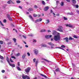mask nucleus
Here are the masks:
<instances>
[{"label": "nucleus", "instance_id": "f257e3e1", "mask_svg": "<svg viewBox=\"0 0 79 79\" xmlns=\"http://www.w3.org/2000/svg\"><path fill=\"white\" fill-rule=\"evenodd\" d=\"M53 39L55 41H58V40H60V33H58L57 35L54 36Z\"/></svg>", "mask_w": 79, "mask_h": 79}, {"label": "nucleus", "instance_id": "f03ea898", "mask_svg": "<svg viewBox=\"0 0 79 79\" xmlns=\"http://www.w3.org/2000/svg\"><path fill=\"white\" fill-rule=\"evenodd\" d=\"M59 28H58L56 29V31H60V32H63V27L61 26H58Z\"/></svg>", "mask_w": 79, "mask_h": 79}, {"label": "nucleus", "instance_id": "7ed1b4c3", "mask_svg": "<svg viewBox=\"0 0 79 79\" xmlns=\"http://www.w3.org/2000/svg\"><path fill=\"white\" fill-rule=\"evenodd\" d=\"M22 78L23 79H30V78L29 77V76L27 75H25L24 74L22 75Z\"/></svg>", "mask_w": 79, "mask_h": 79}, {"label": "nucleus", "instance_id": "20e7f679", "mask_svg": "<svg viewBox=\"0 0 79 79\" xmlns=\"http://www.w3.org/2000/svg\"><path fill=\"white\" fill-rule=\"evenodd\" d=\"M30 70H31V68L28 67V68L26 69L25 70V71L27 73H29V71H30Z\"/></svg>", "mask_w": 79, "mask_h": 79}, {"label": "nucleus", "instance_id": "39448f33", "mask_svg": "<svg viewBox=\"0 0 79 79\" xmlns=\"http://www.w3.org/2000/svg\"><path fill=\"white\" fill-rule=\"evenodd\" d=\"M58 34H60V33L57 32L56 31H52V34L54 35H58Z\"/></svg>", "mask_w": 79, "mask_h": 79}, {"label": "nucleus", "instance_id": "423d86ee", "mask_svg": "<svg viewBox=\"0 0 79 79\" xmlns=\"http://www.w3.org/2000/svg\"><path fill=\"white\" fill-rule=\"evenodd\" d=\"M34 53L36 55H37L38 53H39V51L37 49H35L34 50Z\"/></svg>", "mask_w": 79, "mask_h": 79}, {"label": "nucleus", "instance_id": "0eeeda50", "mask_svg": "<svg viewBox=\"0 0 79 79\" xmlns=\"http://www.w3.org/2000/svg\"><path fill=\"white\" fill-rule=\"evenodd\" d=\"M42 19L41 18H40L39 19H37L36 20H35V23H37V22H40L42 21Z\"/></svg>", "mask_w": 79, "mask_h": 79}, {"label": "nucleus", "instance_id": "6e6552de", "mask_svg": "<svg viewBox=\"0 0 79 79\" xmlns=\"http://www.w3.org/2000/svg\"><path fill=\"white\" fill-rule=\"evenodd\" d=\"M65 25L66 26H68L69 27H73V25H72L70 24H65Z\"/></svg>", "mask_w": 79, "mask_h": 79}, {"label": "nucleus", "instance_id": "1a4fd4ad", "mask_svg": "<svg viewBox=\"0 0 79 79\" xmlns=\"http://www.w3.org/2000/svg\"><path fill=\"white\" fill-rule=\"evenodd\" d=\"M48 9H49V7L48 6H47L45 7L44 8V11H47V10H48Z\"/></svg>", "mask_w": 79, "mask_h": 79}, {"label": "nucleus", "instance_id": "9d476101", "mask_svg": "<svg viewBox=\"0 0 79 79\" xmlns=\"http://www.w3.org/2000/svg\"><path fill=\"white\" fill-rule=\"evenodd\" d=\"M48 44L51 46H54V45H55L54 44H53L52 42H48Z\"/></svg>", "mask_w": 79, "mask_h": 79}, {"label": "nucleus", "instance_id": "9b49d317", "mask_svg": "<svg viewBox=\"0 0 79 79\" xmlns=\"http://www.w3.org/2000/svg\"><path fill=\"white\" fill-rule=\"evenodd\" d=\"M33 16L34 17H40V15H37L36 14H33Z\"/></svg>", "mask_w": 79, "mask_h": 79}, {"label": "nucleus", "instance_id": "f8f14e48", "mask_svg": "<svg viewBox=\"0 0 79 79\" xmlns=\"http://www.w3.org/2000/svg\"><path fill=\"white\" fill-rule=\"evenodd\" d=\"M9 65L11 66L12 67H15V64H10V63H9Z\"/></svg>", "mask_w": 79, "mask_h": 79}, {"label": "nucleus", "instance_id": "ddd939ff", "mask_svg": "<svg viewBox=\"0 0 79 79\" xmlns=\"http://www.w3.org/2000/svg\"><path fill=\"white\" fill-rule=\"evenodd\" d=\"M72 5L74 6H75L77 8H79V6L77 5H76L75 4H73Z\"/></svg>", "mask_w": 79, "mask_h": 79}, {"label": "nucleus", "instance_id": "4468645a", "mask_svg": "<svg viewBox=\"0 0 79 79\" xmlns=\"http://www.w3.org/2000/svg\"><path fill=\"white\" fill-rule=\"evenodd\" d=\"M72 3L73 4H76V0H72Z\"/></svg>", "mask_w": 79, "mask_h": 79}, {"label": "nucleus", "instance_id": "2eb2a0df", "mask_svg": "<svg viewBox=\"0 0 79 79\" xmlns=\"http://www.w3.org/2000/svg\"><path fill=\"white\" fill-rule=\"evenodd\" d=\"M64 40H65L67 42H68V37H66L64 38Z\"/></svg>", "mask_w": 79, "mask_h": 79}, {"label": "nucleus", "instance_id": "dca6fc26", "mask_svg": "<svg viewBox=\"0 0 79 79\" xmlns=\"http://www.w3.org/2000/svg\"><path fill=\"white\" fill-rule=\"evenodd\" d=\"M13 1L11 0H10V1H8L7 2V3L8 4H10V3H13Z\"/></svg>", "mask_w": 79, "mask_h": 79}, {"label": "nucleus", "instance_id": "f3484780", "mask_svg": "<svg viewBox=\"0 0 79 79\" xmlns=\"http://www.w3.org/2000/svg\"><path fill=\"white\" fill-rule=\"evenodd\" d=\"M40 75V76H42V77H44L45 78H47V76H45V75L44 74H41Z\"/></svg>", "mask_w": 79, "mask_h": 79}, {"label": "nucleus", "instance_id": "a211bd4d", "mask_svg": "<svg viewBox=\"0 0 79 79\" xmlns=\"http://www.w3.org/2000/svg\"><path fill=\"white\" fill-rule=\"evenodd\" d=\"M46 31H47V30L45 29H43L41 30V32H46Z\"/></svg>", "mask_w": 79, "mask_h": 79}, {"label": "nucleus", "instance_id": "6ab92c4d", "mask_svg": "<svg viewBox=\"0 0 79 79\" xmlns=\"http://www.w3.org/2000/svg\"><path fill=\"white\" fill-rule=\"evenodd\" d=\"M6 58V60L8 63H10V60H9V58H8V57L7 56Z\"/></svg>", "mask_w": 79, "mask_h": 79}, {"label": "nucleus", "instance_id": "aec40b11", "mask_svg": "<svg viewBox=\"0 0 79 79\" xmlns=\"http://www.w3.org/2000/svg\"><path fill=\"white\" fill-rule=\"evenodd\" d=\"M60 5L61 6H63L64 5V2H60Z\"/></svg>", "mask_w": 79, "mask_h": 79}, {"label": "nucleus", "instance_id": "412c9836", "mask_svg": "<svg viewBox=\"0 0 79 79\" xmlns=\"http://www.w3.org/2000/svg\"><path fill=\"white\" fill-rule=\"evenodd\" d=\"M45 37L47 39H48L49 38H50L49 37V35H46L45 36Z\"/></svg>", "mask_w": 79, "mask_h": 79}, {"label": "nucleus", "instance_id": "4be33fe9", "mask_svg": "<svg viewBox=\"0 0 79 79\" xmlns=\"http://www.w3.org/2000/svg\"><path fill=\"white\" fill-rule=\"evenodd\" d=\"M46 24H48V23H50V20L49 19H47L46 20Z\"/></svg>", "mask_w": 79, "mask_h": 79}, {"label": "nucleus", "instance_id": "5701e85b", "mask_svg": "<svg viewBox=\"0 0 79 79\" xmlns=\"http://www.w3.org/2000/svg\"><path fill=\"white\" fill-rule=\"evenodd\" d=\"M17 69L18 70H19V71H21V69L19 67H17Z\"/></svg>", "mask_w": 79, "mask_h": 79}, {"label": "nucleus", "instance_id": "b1692460", "mask_svg": "<svg viewBox=\"0 0 79 79\" xmlns=\"http://www.w3.org/2000/svg\"><path fill=\"white\" fill-rule=\"evenodd\" d=\"M0 58L2 60H3V59H4V57L0 55Z\"/></svg>", "mask_w": 79, "mask_h": 79}, {"label": "nucleus", "instance_id": "393cba45", "mask_svg": "<svg viewBox=\"0 0 79 79\" xmlns=\"http://www.w3.org/2000/svg\"><path fill=\"white\" fill-rule=\"evenodd\" d=\"M26 57V55H23L22 56V58L23 59H24L25 58V57Z\"/></svg>", "mask_w": 79, "mask_h": 79}, {"label": "nucleus", "instance_id": "a878e982", "mask_svg": "<svg viewBox=\"0 0 79 79\" xmlns=\"http://www.w3.org/2000/svg\"><path fill=\"white\" fill-rule=\"evenodd\" d=\"M38 63V61L36 60L35 62V66H37V64Z\"/></svg>", "mask_w": 79, "mask_h": 79}, {"label": "nucleus", "instance_id": "bb28decb", "mask_svg": "<svg viewBox=\"0 0 79 79\" xmlns=\"http://www.w3.org/2000/svg\"><path fill=\"white\" fill-rule=\"evenodd\" d=\"M55 71H56V72H58V71H60V70L58 68H57L55 70Z\"/></svg>", "mask_w": 79, "mask_h": 79}, {"label": "nucleus", "instance_id": "cd10ccee", "mask_svg": "<svg viewBox=\"0 0 79 79\" xmlns=\"http://www.w3.org/2000/svg\"><path fill=\"white\" fill-rule=\"evenodd\" d=\"M16 2L17 3H20L21 2V1H20L19 0L16 1Z\"/></svg>", "mask_w": 79, "mask_h": 79}, {"label": "nucleus", "instance_id": "c85d7f7f", "mask_svg": "<svg viewBox=\"0 0 79 79\" xmlns=\"http://www.w3.org/2000/svg\"><path fill=\"white\" fill-rule=\"evenodd\" d=\"M13 40L14 41V42H16V40L15 38H13Z\"/></svg>", "mask_w": 79, "mask_h": 79}, {"label": "nucleus", "instance_id": "c756f323", "mask_svg": "<svg viewBox=\"0 0 79 79\" xmlns=\"http://www.w3.org/2000/svg\"><path fill=\"white\" fill-rule=\"evenodd\" d=\"M28 35H29V36H31L32 37V36H33V35H34L32 34H29Z\"/></svg>", "mask_w": 79, "mask_h": 79}, {"label": "nucleus", "instance_id": "7c9ffc66", "mask_svg": "<svg viewBox=\"0 0 79 79\" xmlns=\"http://www.w3.org/2000/svg\"><path fill=\"white\" fill-rule=\"evenodd\" d=\"M0 44H3V41H0Z\"/></svg>", "mask_w": 79, "mask_h": 79}, {"label": "nucleus", "instance_id": "2f4dec72", "mask_svg": "<svg viewBox=\"0 0 79 79\" xmlns=\"http://www.w3.org/2000/svg\"><path fill=\"white\" fill-rule=\"evenodd\" d=\"M42 4H43V5H45V2L44 1H42Z\"/></svg>", "mask_w": 79, "mask_h": 79}, {"label": "nucleus", "instance_id": "473e14b6", "mask_svg": "<svg viewBox=\"0 0 79 79\" xmlns=\"http://www.w3.org/2000/svg\"><path fill=\"white\" fill-rule=\"evenodd\" d=\"M73 37L75 38V39H77V36H76V35H73Z\"/></svg>", "mask_w": 79, "mask_h": 79}, {"label": "nucleus", "instance_id": "72a5a7b5", "mask_svg": "<svg viewBox=\"0 0 79 79\" xmlns=\"http://www.w3.org/2000/svg\"><path fill=\"white\" fill-rule=\"evenodd\" d=\"M69 14V15H74V13H70Z\"/></svg>", "mask_w": 79, "mask_h": 79}, {"label": "nucleus", "instance_id": "f704fd0d", "mask_svg": "<svg viewBox=\"0 0 79 79\" xmlns=\"http://www.w3.org/2000/svg\"><path fill=\"white\" fill-rule=\"evenodd\" d=\"M41 46H42L43 47H46L47 46L46 45L44 44H41Z\"/></svg>", "mask_w": 79, "mask_h": 79}, {"label": "nucleus", "instance_id": "c9c22d12", "mask_svg": "<svg viewBox=\"0 0 79 79\" xmlns=\"http://www.w3.org/2000/svg\"><path fill=\"white\" fill-rule=\"evenodd\" d=\"M10 61L11 63H13V60H12L11 58L10 59Z\"/></svg>", "mask_w": 79, "mask_h": 79}, {"label": "nucleus", "instance_id": "e433bc0d", "mask_svg": "<svg viewBox=\"0 0 79 79\" xmlns=\"http://www.w3.org/2000/svg\"><path fill=\"white\" fill-rule=\"evenodd\" d=\"M34 8H36L37 9V8H38V7H37V6L36 5H35V6H34Z\"/></svg>", "mask_w": 79, "mask_h": 79}, {"label": "nucleus", "instance_id": "4c0bfd02", "mask_svg": "<svg viewBox=\"0 0 79 79\" xmlns=\"http://www.w3.org/2000/svg\"><path fill=\"white\" fill-rule=\"evenodd\" d=\"M0 23L1 24V25L2 26H4L3 25V24L2 23V21H0Z\"/></svg>", "mask_w": 79, "mask_h": 79}, {"label": "nucleus", "instance_id": "58836bf2", "mask_svg": "<svg viewBox=\"0 0 79 79\" xmlns=\"http://www.w3.org/2000/svg\"><path fill=\"white\" fill-rule=\"evenodd\" d=\"M29 10H30V11H33V9H32V8H30L29 9Z\"/></svg>", "mask_w": 79, "mask_h": 79}, {"label": "nucleus", "instance_id": "ea45409f", "mask_svg": "<svg viewBox=\"0 0 79 79\" xmlns=\"http://www.w3.org/2000/svg\"><path fill=\"white\" fill-rule=\"evenodd\" d=\"M61 47H62V48H65V46H64V45H62L61 46Z\"/></svg>", "mask_w": 79, "mask_h": 79}, {"label": "nucleus", "instance_id": "a19ab883", "mask_svg": "<svg viewBox=\"0 0 79 79\" xmlns=\"http://www.w3.org/2000/svg\"><path fill=\"white\" fill-rule=\"evenodd\" d=\"M59 48H60V49H61L62 50H64L65 52H66V51H65V50H64V49L62 48H61V47H60Z\"/></svg>", "mask_w": 79, "mask_h": 79}, {"label": "nucleus", "instance_id": "79ce46f5", "mask_svg": "<svg viewBox=\"0 0 79 79\" xmlns=\"http://www.w3.org/2000/svg\"><path fill=\"white\" fill-rule=\"evenodd\" d=\"M11 58H13V59H16V57L14 56H12Z\"/></svg>", "mask_w": 79, "mask_h": 79}, {"label": "nucleus", "instance_id": "37998d69", "mask_svg": "<svg viewBox=\"0 0 79 79\" xmlns=\"http://www.w3.org/2000/svg\"><path fill=\"white\" fill-rule=\"evenodd\" d=\"M64 20H67V19H68L65 17H64Z\"/></svg>", "mask_w": 79, "mask_h": 79}, {"label": "nucleus", "instance_id": "c03bdc74", "mask_svg": "<svg viewBox=\"0 0 79 79\" xmlns=\"http://www.w3.org/2000/svg\"><path fill=\"white\" fill-rule=\"evenodd\" d=\"M44 61H47V62H49V61H48V60L44 59Z\"/></svg>", "mask_w": 79, "mask_h": 79}, {"label": "nucleus", "instance_id": "a18cd8bd", "mask_svg": "<svg viewBox=\"0 0 79 79\" xmlns=\"http://www.w3.org/2000/svg\"><path fill=\"white\" fill-rule=\"evenodd\" d=\"M19 55H20V53H19L17 54L16 55V56H19Z\"/></svg>", "mask_w": 79, "mask_h": 79}, {"label": "nucleus", "instance_id": "49530a36", "mask_svg": "<svg viewBox=\"0 0 79 79\" xmlns=\"http://www.w3.org/2000/svg\"><path fill=\"white\" fill-rule=\"evenodd\" d=\"M69 40H73V38H72L71 37H70L69 39Z\"/></svg>", "mask_w": 79, "mask_h": 79}, {"label": "nucleus", "instance_id": "de8ad7c7", "mask_svg": "<svg viewBox=\"0 0 79 79\" xmlns=\"http://www.w3.org/2000/svg\"><path fill=\"white\" fill-rule=\"evenodd\" d=\"M3 23H6V19L4 20L3 21Z\"/></svg>", "mask_w": 79, "mask_h": 79}, {"label": "nucleus", "instance_id": "09e8293b", "mask_svg": "<svg viewBox=\"0 0 79 79\" xmlns=\"http://www.w3.org/2000/svg\"><path fill=\"white\" fill-rule=\"evenodd\" d=\"M7 18H10V15H7Z\"/></svg>", "mask_w": 79, "mask_h": 79}, {"label": "nucleus", "instance_id": "8fccbe9b", "mask_svg": "<svg viewBox=\"0 0 79 79\" xmlns=\"http://www.w3.org/2000/svg\"><path fill=\"white\" fill-rule=\"evenodd\" d=\"M23 37L24 38V39H26V36H25V35H23Z\"/></svg>", "mask_w": 79, "mask_h": 79}, {"label": "nucleus", "instance_id": "3c124183", "mask_svg": "<svg viewBox=\"0 0 79 79\" xmlns=\"http://www.w3.org/2000/svg\"><path fill=\"white\" fill-rule=\"evenodd\" d=\"M33 61H34V62H35V59L34 58L33 59Z\"/></svg>", "mask_w": 79, "mask_h": 79}, {"label": "nucleus", "instance_id": "603ef678", "mask_svg": "<svg viewBox=\"0 0 79 79\" xmlns=\"http://www.w3.org/2000/svg\"><path fill=\"white\" fill-rule=\"evenodd\" d=\"M19 8H20V9H22V7H21V6H19Z\"/></svg>", "mask_w": 79, "mask_h": 79}, {"label": "nucleus", "instance_id": "864d4df0", "mask_svg": "<svg viewBox=\"0 0 79 79\" xmlns=\"http://www.w3.org/2000/svg\"><path fill=\"white\" fill-rule=\"evenodd\" d=\"M27 54L28 55V56H30V53L29 52H27Z\"/></svg>", "mask_w": 79, "mask_h": 79}, {"label": "nucleus", "instance_id": "5fc2aeb1", "mask_svg": "<svg viewBox=\"0 0 79 79\" xmlns=\"http://www.w3.org/2000/svg\"><path fill=\"white\" fill-rule=\"evenodd\" d=\"M2 73H5V70H3L2 71Z\"/></svg>", "mask_w": 79, "mask_h": 79}, {"label": "nucleus", "instance_id": "6e6d98bb", "mask_svg": "<svg viewBox=\"0 0 79 79\" xmlns=\"http://www.w3.org/2000/svg\"><path fill=\"white\" fill-rule=\"evenodd\" d=\"M29 17L31 18V19H32V16L31 15H29Z\"/></svg>", "mask_w": 79, "mask_h": 79}, {"label": "nucleus", "instance_id": "4d7b16f0", "mask_svg": "<svg viewBox=\"0 0 79 79\" xmlns=\"http://www.w3.org/2000/svg\"><path fill=\"white\" fill-rule=\"evenodd\" d=\"M52 37V35H49V38H50L51 37Z\"/></svg>", "mask_w": 79, "mask_h": 79}, {"label": "nucleus", "instance_id": "13d9d810", "mask_svg": "<svg viewBox=\"0 0 79 79\" xmlns=\"http://www.w3.org/2000/svg\"><path fill=\"white\" fill-rule=\"evenodd\" d=\"M33 42H36V40H33Z\"/></svg>", "mask_w": 79, "mask_h": 79}, {"label": "nucleus", "instance_id": "bf43d9fd", "mask_svg": "<svg viewBox=\"0 0 79 79\" xmlns=\"http://www.w3.org/2000/svg\"><path fill=\"white\" fill-rule=\"evenodd\" d=\"M66 1L67 2H70V0H66Z\"/></svg>", "mask_w": 79, "mask_h": 79}, {"label": "nucleus", "instance_id": "052dcab7", "mask_svg": "<svg viewBox=\"0 0 79 79\" xmlns=\"http://www.w3.org/2000/svg\"><path fill=\"white\" fill-rule=\"evenodd\" d=\"M17 65H18V66H19V62H18V63H17Z\"/></svg>", "mask_w": 79, "mask_h": 79}, {"label": "nucleus", "instance_id": "680f3d73", "mask_svg": "<svg viewBox=\"0 0 79 79\" xmlns=\"http://www.w3.org/2000/svg\"><path fill=\"white\" fill-rule=\"evenodd\" d=\"M54 48V47H53V46H52L51 47V48L52 49V48Z\"/></svg>", "mask_w": 79, "mask_h": 79}, {"label": "nucleus", "instance_id": "e2e57ef3", "mask_svg": "<svg viewBox=\"0 0 79 79\" xmlns=\"http://www.w3.org/2000/svg\"><path fill=\"white\" fill-rule=\"evenodd\" d=\"M50 11H51V13H53V11L52 10H50Z\"/></svg>", "mask_w": 79, "mask_h": 79}, {"label": "nucleus", "instance_id": "0e129e2a", "mask_svg": "<svg viewBox=\"0 0 79 79\" xmlns=\"http://www.w3.org/2000/svg\"><path fill=\"white\" fill-rule=\"evenodd\" d=\"M51 40L52 41H53V38H52V39H51Z\"/></svg>", "mask_w": 79, "mask_h": 79}, {"label": "nucleus", "instance_id": "69168bd1", "mask_svg": "<svg viewBox=\"0 0 79 79\" xmlns=\"http://www.w3.org/2000/svg\"><path fill=\"white\" fill-rule=\"evenodd\" d=\"M57 3H60V2L59 1H56Z\"/></svg>", "mask_w": 79, "mask_h": 79}, {"label": "nucleus", "instance_id": "338daca9", "mask_svg": "<svg viewBox=\"0 0 79 79\" xmlns=\"http://www.w3.org/2000/svg\"><path fill=\"white\" fill-rule=\"evenodd\" d=\"M25 47H27H27H28V46H27V45H25Z\"/></svg>", "mask_w": 79, "mask_h": 79}, {"label": "nucleus", "instance_id": "774afa93", "mask_svg": "<svg viewBox=\"0 0 79 79\" xmlns=\"http://www.w3.org/2000/svg\"><path fill=\"white\" fill-rule=\"evenodd\" d=\"M77 11L78 13H79V10H77Z\"/></svg>", "mask_w": 79, "mask_h": 79}]
</instances>
